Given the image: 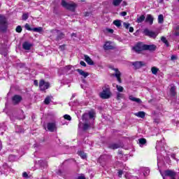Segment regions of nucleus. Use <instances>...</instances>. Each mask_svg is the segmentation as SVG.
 I'll return each mask as SVG.
<instances>
[{
	"label": "nucleus",
	"instance_id": "2f4dec72",
	"mask_svg": "<svg viewBox=\"0 0 179 179\" xmlns=\"http://www.w3.org/2000/svg\"><path fill=\"white\" fill-rule=\"evenodd\" d=\"M163 22H164V17L163 16V15L160 14L158 16V23L162 24V23H163Z\"/></svg>",
	"mask_w": 179,
	"mask_h": 179
},
{
	"label": "nucleus",
	"instance_id": "f3484780",
	"mask_svg": "<svg viewBox=\"0 0 179 179\" xmlns=\"http://www.w3.org/2000/svg\"><path fill=\"white\" fill-rule=\"evenodd\" d=\"M76 72H78L80 76H83L85 78H86L90 75L89 73L85 72V71L80 69H76Z\"/></svg>",
	"mask_w": 179,
	"mask_h": 179
},
{
	"label": "nucleus",
	"instance_id": "09e8293b",
	"mask_svg": "<svg viewBox=\"0 0 179 179\" xmlns=\"http://www.w3.org/2000/svg\"><path fill=\"white\" fill-rule=\"evenodd\" d=\"M80 64H81L82 66H86V63L83 61H80Z\"/></svg>",
	"mask_w": 179,
	"mask_h": 179
},
{
	"label": "nucleus",
	"instance_id": "8fccbe9b",
	"mask_svg": "<svg viewBox=\"0 0 179 179\" xmlns=\"http://www.w3.org/2000/svg\"><path fill=\"white\" fill-rule=\"evenodd\" d=\"M120 15L121 16H127V12L126 11H123V12L120 13Z\"/></svg>",
	"mask_w": 179,
	"mask_h": 179
},
{
	"label": "nucleus",
	"instance_id": "c756f323",
	"mask_svg": "<svg viewBox=\"0 0 179 179\" xmlns=\"http://www.w3.org/2000/svg\"><path fill=\"white\" fill-rule=\"evenodd\" d=\"M32 31H35L36 33H41V31H43V27H39L32 28Z\"/></svg>",
	"mask_w": 179,
	"mask_h": 179
},
{
	"label": "nucleus",
	"instance_id": "3c124183",
	"mask_svg": "<svg viewBox=\"0 0 179 179\" xmlns=\"http://www.w3.org/2000/svg\"><path fill=\"white\" fill-rule=\"evenodd\" d=\"M108 157V155H102L99 157V159H107Z\"/></svg>",
	"mask_w": 179,
	"mask_h": 179
},
{
	"label": "nucleus",
	"instance_id": "dca6fc26",
	"mask_svg": "<svg viewBox=\"0 0 179 179\" xmlns=\"http://www.w3.org/2000/svg\"><path fill=\"white\" fill-rule=\"evenodd\" d=\"M84 57H85V61L87 62V64H88V65H91V66L94 65V62H93V60H92L90 57H89L87 55H85Z\"/></svg>",
	"mask_w": 179,
	"mask_h": 179
},
{
	"label": "nucleus",
	"instance_id": "393cba45",
	"mask_svg": "<svg viewBox=\"0 0 179 179\" xmlns=\"http://www.w3.org/2000/svg\"><path fill=\"white\" fill-rule=\"evenodd\" d=\"M170 94L171 96H172L173 97H174L176 96V94H177V92H176V87H171V90H170Z\"/></svg>",
	"mask_w": 179,
	"mask_h": 179
},
{
	"label": "nucleus",
	"instance_id": "7c9ffc66",
	"mask_svg": "<svg viewBox=\"0 0 179 179\" xmlns=\"http://www.w3.org/2000/svg\"><path fill=\"white\" fill-rule=\"evenodd\" d=\"M121 2H122V0H113V5L114 6H120Z\"/></svg>",
	"mask_w": 179,
	"mask_h": 179
},
{
	"label": "nucleus",
	"instance_id": "338daca9",
	"mask_svg": "<svg viewBox=\"0 0 179 179\" xmlns=\"http://www.w3.org/2000/svg\"><path fill=\"white\" fill-rule=\"evenodd\" d=\"M148 173H150V170L147 169V172H146V173L148 174Z\"/></svg>",
	"mask_w": 179,
	"mask_h": 179
},
{
	"label": "nucleus",
	"instance_id": "cd10ccee",
	"mask_svg": "<svg viewBox=\"0 0 179 179\" xmlns=\"http://www.w3.org/2000/svg\"><path fill=\"white\" fill-rule=\"evenodd\" d=\"M113 24L116 26V27L120 28V26H122L121 24V20H116L113 21Z\"/></svg>",
	"mask_w": 179,
	"mask_h": 179
},
{
	"label": "nucleus",
	"instance_id": "20e7f679",
	"mask_svg": "<svg viewBox=\"0 0 179 179\" xmlns=\"http://www.w3.org/2000/svg\"><path fill=\"white\" fill-rule=\"evenodd\" d=\"M52 36H56L55 40L56 41H60L62 38H65V34L58 29H52L51 31Z\"/></svg>",
	"mask_w": 179,
	"mask_h": 179
},
{
	"label": "nucleus",
	"instance_id": "ea45409f",
	"mask_svg": "<svg viewBox=\"0 0 179 179\" xmlns=\"http://www.w3.org/2000/svg\"><path fill=\"white\" fill-rule=\"evenodd\" d=\"M64 120H67V121H71L72 117L69 115H64Z\"/></svg>",
	"mask_w": 179,
	"mask_h": 179
},
{
	"label": "nucleus",
	"instance_id": "473e14b6",
	"mask_svg": "<svg viewBox=\"0 0 179 179\" xmlns=\"http://www.w3.org/2000/svg\"><path fill=\"white\" fill-rule=\"evenodd\" d=\"M151 72H152V75H157V72H159V69H157L155 66L152 67Z\"/></svg>",
	"mask_w": 179,
	"mask_h": 179
},
{
	"label": "nucleus",
	"instance_id": "e433bc0d",
	"mask_svg": "<svg viewBox=\"0 0 179 179\" xmlns=\"http://www.w3.org/2000/svg\"><path fill=\"white\" fill-rule=\"evenodd\" d=\"M0 53L1 54V55L6 57V55H8V50H6V49H4L3 50H1Z\"/></svg>",
	"mask_w": 179,
	"mask_h": 179
},
{
	"label": "nucleus",
	"instance_id": "412c9836",
	"mask_svg": "<svg viewBox=\"0 0 179 179\" xmlns=\"http://www.w3.org/2000/svg\"><path fill=\"white\" fill-rule=\"evenodd\" d=\"M145 115H146V113L143 111H139L135 113V116L138 117V118H145Z\"/></svg>",
	"mask_w": 179,
	"mask_h": 179
},
{
	"label": "nucleus",
	"instance_id": "7ed1b4c3",
	"mask_svg": "<svg viewBox=\"0 0 179 179\" xmlns=\"http://www.w3.org/2000/svg\"><path fill=\"white\" fill-rule=\"evenodd\" d=\"M8 29V22H6V17L0 14V31L4 33Z\"/></svg>",
	"mask_w": 179,
	"mask_h": 179
},
{
	"label": "nucleus",
	"instance_id": "13d9d810",
	"mask_svg": "<svg viewBox=\"0 0 179 179\" xmlns=\"http://www.w3.org/2000/svg\"><path fill=\"white\" fill-rule=\"evenodd\" d=\"M66 68L69 71V70H71V68H72V66H66Z\"/></svg>",
	"mask_w": 179,
	"mask_h": 179
},
{
	"label": "nucleus",
	"instance_id": "5701e85b",
	"mask_svg": "<svg viewBox=\"0 0 179 179\" xmlns=\"http://www.w3.org/2000/svg\"><path fill=\"white\" fill-rule=\"evenodd\" d=\"M15 132L17 134H23V132H24V130L22 127V126H16L15 127Z\"/></svg>",
	"mask_w": 179,
	"mask_h": 179
},
{
	"label": "nucleus",
	"instance_id": "aec40b11",
	"mask_svg": "<svg viewBox=\"0 0 179 179\" xmlns=\"http://www.w3.org/2000/svg\"><path fill=\"white\" fill-rule=\"evenodd\" d=\"M22 48H23L24 50H30V48H31V43H29V42H24V43L22 44Z\"/></svg>",
	"mask_w": 179,
	"mask_h": 179
},
{
	"label": "nucleus",
	"instance_id": "774afa93",
	"mask_svg": "<svg viewBox=\"0 0 179 179\" xmlns=\"http://www.w3.org/2000/svg\"><path fill=\"white\" fill-rule=\"evenodd\" d=\"M75 94H73V95H72V98H73V97H75Z\"/></svg>",
	"mask_w": 179,
	"mask_h": 179
},
{
	"label": "nucleus",
	"instance_id": "49530a36",
	"mask_svg": "<svg viewBox=\"0 0 179 179\" xmlns=\"http://www.w3.org/2000/svg\"><path fill=\"white\" fill-rule=\"evenodd\" d=\"M3 168L6 170V169H9V165H8L6 163H4L3 164Z\"/></svg>",
	"mask_w": 179,
	"mask_h": 179
},
{
	"label": "nucleus",
	"instance_id": "f03ea898",
	"mask_svg": "<svg viewBox=\"0 0 179 179\" xmlns=\"http://www.w3.org/2000/svg\"><path fill=\"white\" fill-rule=\"evenodd\" d=\"M113 96V93L111 92V89L110 88V85L106 84L102 87V92L99 93V96L103 100H106L110 99Z\"/></svg>",
	"mask_w": 179,
	"mask_h": 179
},
{
	"label": "nucleus",
	"instance_id": "9d476101",
	"mask_svg": "<svg viewBox=\"0 0 179 179\" xmlns=\"http://www.w3.org/2000/svg\"><path fill=\"white\" fill-rule=\"evenodd\" d=\"M131 64L134 66L135 69H141L142 66H146V63H145V62H133Z\"/></svg>",
	"mask_w": 179,
	"mask_h": 179
},
{
	"label": "nucleus",
	"instance_id": "864d4df0",
	"mask_svg": "<svg viewBox=\"0 0 179 179\" xmlns=\"http://www.w3.org/2000/svg\"><path fill=\"white\" fill-rule=\"evenodd\" d=\"M171 157H172V159H174V160H177V158H176V154H172L171 155Z\"/></svg>",
	"mask_w": 179,
	"mask_h": 179
},
{
	"label": "nucleus",
	"instance_id": "37998d69",
	"mask_svg": "<svg viewBox=\"0 0 179 179\" xmlns=\"http://www.w3.org/2000/svg\"><path fill=\"white\" fill-rule=\"evenodd\" d=\"M123 25H124V27H125V29H129V26H130L129 23L124 22Z\"/></svg>",
	"mask_w": 179,
	"mask_h": 179
},
{
	"label": "nucleus",
	"instance_id": "a211bd4d",
	"mask_svg": "<svg viewBox=\"0 0 179 179\" xmlns=\"http://www.w3.org/2000/svg\"><path fill=\"white\" fill-rule=\"evenodd\" d=\"M104 50H114V46L110 42H106L103 45Z\"/></svg>",
	"mask_w": 179,
	"mask_h": 179
},
{
	"label": "nucleus",
	"instance_id": "680f3d73",
	"mask_svg": "<svg viewBox=\"0 0 179 179\" xmlns=\"http://www.w3.org/2000/svg\"><path fill=\"white\" fill-rule=\"evenodd\" d=\"M80 125H82V122H80L78 124V128H80Z\"/></svg>",
	"mask_w": 179,
	"mask_h": 179
},
{
	"label": "nucleus",
	"instance_id": "0e129e2a",
	"mask_svg": "<svg viewBox=\"0 0 179 179\" xmlns=\"http://www.w3.org/2000/svg\"><path fill=\"white\" fill-rule=\"evenodd\" d=\"M83 83H86V80L83 79Z\"/></svg>",
	"mask_w": 179,
	"mask_h": 179
},
{
	"label": "nucleus",
	"instance_id": "4468645a",
	"mask_svg": "<svg viewBox=\"0 0 179 179\" xmlns=\"http://www.w3.org/2000/svg\"><path fill=\"white\" fill-rule=\"evenodd\" d=\"M154 20L155 19L153 18V16H152V15H150V14H148V15H147L145 22V23H149V24L152 25V24H153Z\"/></svg>",
	"mask_w": 179,
	"mask_h": 179
},
{
	"label": "nucleus",
	"instance_id": "1a4fd4ad",
	"mask_svg": "<svg viewBox=\"0 0 179 179\" xmlns=\"http://www.w3.org/2000/svg\"><path fill=\"white\" fill-rule=\"evenodd\" d=\"M22 100H23V98L20 95L15 94L12 97L13 104L14 106L19 104Z\"/></svg>",
	"mask_w": 179,
	"mask_h": 179
},
{
	"label": "nucleus",
	"instance_id": "c85d7f7f",
	"mask_svg": "<svg viewBox=\"0 0 179 179\" xmlns=\"http://www.w3.org/2000/svg\"><path fill=\"white\" fill-rule=\"evenodd\" d=\"M161 41H162V43H164V44H165V45H166V47H169L170 45L169 44V41H167L166 37L162 36Z\"/></svg>",
	"mask_w": 179,
	"mask_h": 179
},
{
	"label": "nucleus",
	"instance_id": "79ce46f5",
	"mask_svg": "<svg viewBox=\"0 0 179 179\" xmlns=\"http://www.w3.org/2000/svg\"><path fill=\"white\" fill-rule=\"evenodd\" d=\"M84 16H85V17H89V16H92V13H90V12H85V13H84Z\"/></svg>",
	"mask_w": 179,
	"mask_h": 179
},
{
	"label": "nucleus",
	"instance_id": "ddd939ff",
	"mask_svg": "<svg viewBox=\"0 0 179 179\" xmlns=\"http://www.w3.org/2000/svg\"><path fill=\"white\" fill-rule=\"evenodd\" d=\"M112 69L115 72V74H113V76H115V78H117V82L122 83V81L121 80V72H120L118 69L112 68Z\"/></svg>",
	"mask_w": 179,
	"mask_h": 179
},
{
	"label": "nucleus",
	"instance_id": "4c0bfd02",
	"mask_svg": "<svg viewBox=\"0 0 179 179\" xmlns=\"http://www.w3.org/2000/svg\"><path fill=\"white\" fill-rule=\"evenodd\" d=\"M24 28L27 29V30H29V31H33V28L30 27V25H29V24H26L24 25Z\"/></svg>",
	"mask_w": 179,
	"mask_h": 179
},
{
	"label": "nucleus",
	"instance_id": "423d86ee",
	"mask_svg": "<svg viewBox=\"0 0 179 179\" xmlns=\"http://www.w3.org/2000/svg\"><path fill=\"white\" fill-rule=\"evenodd\" d=\"M132 50H134L135 52L141 54L142 51H145V43L138 42L132 48Z\"/></svg>",
	"mask_w": 179,
	"mask_h": 179
},
{
	"label": "nucleus",
	"instance_id": "6e6d98bb",
	"mask_svg": "<svg viewBox=\"0 0 179 179\" xmlns=\"http://www.w3.org/2000/svg\"><path fill=\"white\" fill-rule=\"evenodd\" d=\"M118 176H119V177H121V176H122V171H118Z\"/></svg>",
	"mask_w": 179,
	"mask_h": 179
},
{
	"label": "nucleus",
	"instance_id": "a19ab883",
	"mask_svg": "<svg viewBox=\"0 0 179 179\" xmlns=\"http://www.w3.org/2000/svg\"><path fill=\"white\" fill-rule=\"evenodd\" d=\"M27 19H29V15L23 14L22 15V20H27Z\"/></svg>",
	"mask_w": 179,
	"mask_h": 179
},
{
	"label": "nucleus",
	"instance_id": "e2e57ef3",
	"mask_svg": "<svg viewBox=\"0 0 179 179\" xmlns=\"http://www.w3.org/2000/svg\"><path fill=\"white\" fill-rule=\"evenodd\" d=\"M163 2H164V0H159V3H163Z\"/></svg>",
	"mask_w": 179,
	"mask_h": 179
},
{
	"label": "nucleus",
	"instance_id": "bf43d9fd",
	"mask_svg": "<svg viewBox=\"0 0 179 179\" xmlns=\"http://www.w3.org/2000/svg\"><path fill=\"white\" fill-rule=\"evenodd\" d=\"M76 37V34H75V33H73V34H71V37Z\"/></svg>",
	"mask_w": 179,
	"mask_h": 179
},
{
	"label": "nucleus",
	"instance_id": "72a5a7b5",
	"mask_svg": "<svg viewBox=\"0 0 179 179\" xmlns=\"http://www.w3.org/2000/svg\"><path fill=\"white\" fill-rule=\"evenodd\" d=\"M78 156L81 157V158L84 159L87 157L86 154L83 151H78Z\"/></svg>",
	"mask_w": 179,
	"mask_h": 179
},
{
	"label": "nucleus",
	"instance_id": "6e6552de",
	"mask_svg": "<svg viewBox=\"0 0 179 179\" xmlns=\"http://www.w3.org/2000/svg\"><path fill=\"white\" fill-rule=\"evenodd\" d=\"M50 87V83H45L44 80H42L39 82V89L44 92V90H47Z\"/></svg>",
	"mask_w": 179,
	"mask_h": 179
},
{
	"label": "nucleus",
	"instance_id": "a18cd8bd",
	"mask_svg": "<svg viewBox=\"0 0 179 179\" xmlns=\"http://www.w3.org/2000/svg\"><path fill=\"white\" fill-rule=\"evenodd\" d=\"M22 177H23L24 178H29V175H28L26 172H24V173H22Z\"/></svg>",
	"mask_w": 179,
	"mask_h": 179
},
{
	"label": "nucleus",
	"instance_id": "2eb2a0df",
	"mask_svg": "<svg viewBox=\"0 0 179 179\" xmlns=\"http://www.w3.org/2000/svg\"><path fill=\"white\" fill-rule=\"evenodd\" d=\"M108 148L109 149H112L113 150H115V149H120L121 145L118 143H110L108 144Z\"/></svg>",
	"mask_w": 179,
	"mask_h": 179
},
{
	"label": "nucleus",
	"instance_id": "69168bd1",
	"mask_svg": "<svg viewBox=\"0 0 179 179\" xmlns=\"http://www.w3.org/2000/svg\"><path fill=\"white\" fill-rule=\"evenodd\" d=\"M154 122L159 123V120H155Z\"/></svg>",
	"mask_w": 179,
	"mask_h": 179
},
{
	"label": "nucleus",
	"instance_id": "6ab92c4d",
	"mask_svg": "<svg viewBox=\"0 0 179 179\" xmlns=\"http://www.w3.org/2000/svg\"><path fill=\"white\" fill-rule=\"evenodd\" d=\"M129 100H131V101H135L136 103H142V101L139 98H136L135 96L131 95L129 96Z\"/></svg>",
	"mask_w": 179,
	"mask_h": 179
},
{
	"label": "nucleus",
	"instance_id": "4d7b16f0",
	"mask_svg": "<svg viewBox=\"0 0 179 179\" xmlns=\"http://www.w3.org/2000/svg\"><path fill=\"white\" fill-rule=\"evenodd\" d=\"M127 1H123L122 2V6H127Z\"/></svg>",
	"mask_w": 179,
	"mask_h": 179
},
{
	"label": "nucleus",
	"instance_id": "4be33fe9",
	"mask_svg": "<svg viewBox=\"0 0 179 179\" xmlns=\"http://www.w3.org/2000/svg\"><path fill=\"white\" fill-rule=\"evenodd\" d=\"M146 19V17L145 15H141L140 17H137L136 22L137 23H142L143 22H145Z\"/></svg>",
	"mask_w": 179,
	"mask_h": 179
},
{
	"label": "nucleus",
	"instance_id": "58836bf2",
	"mask_svg": "<svg viewBox=\"0 0 179 179\" xmlns=\"http://www.w3.org/2000/svg\"><path fill=\"white\" fill-rule=\"evenodd\" d=\"M22 26L20 25H18L15 29V31L17 33H22Z\"/></svg>",
	"mask_w": 179,
	"mask_h": 179
},
{
	"label": "nucleus",
	"instance_id": "c9c22d12",
	"mask_svg": "<svg viewBox=\"0 0 179 179\" xmlns=\"http://www.w3.org/2000/svg\"><path fill=\"white\" fill-rule=\"evenodd\" d=\"M116 88H117V92H120V93H122V92H124V87H123L122 86H121V85H116Z\"/></svg>",
	"mask_w": 179,
	"mask_h": 179
},
{
	"label": "nucleus",
	"instance_id": "5fc2aeb1",
	"mask_svg": "<svg viewBox=\"0 0 179 179\" xmlns=\"http://www.w3.org/2000/svg\"><path fill=\"white\" fill-rule=\"evenodd\" d=\"M129 32L134 33V27H129Z\"/></svg>",
	"mask_w": 179,
	"mask_h": 179
},
{
	"label": "nucleus",
	"instance_id": "c03bdc74",
	"mask_svg": "<svg viewBox=\"0 0 179 179\" xmlns=\"http://www.w3.org/2000/svg\"><path fill=\"white\" fill-rule=\"evenodd\" d=\"M171 61H176V59H177V56L172 55L171 57Z\"/></svg>",
	"mask_w": 179,
	"mask_h": 179
},
{
	"label": "nucleus",
	"instance_id": "052dcab7",
	"mask_svg": "<svg viewBox=\"0 0 179 179\" xmlns=\"http://www.w3.org/2000/svg\"><path fill=\"white\" fill-rule=\"evenodd\" d=\"M176 127L179 128V122H176Z\"/></svg>",
	"mask_w": 179,
	"mask_h": 179
},
{
	"label": "nucleus",
	"instance_id": "f8f14e48",
	"mask_svg": "<svg viewBox=\"0 0 179 179\" xmlns=\"http://www.w3.org/2000/svg\"><path fill=\"white\" fill-rule=\"evenodd\" d=\"M156 48H157V46L156 45H146L144 44V51H156Z\"/></svg>",
	"mask_w": 179,
	"mask_h": 179
},
{
	"label": "nucleus",
	"instance_id": "0eeeda50",
	"mask_svg": "<svg viewBox=\"0 0 179 179\" xmlns=\"http://www.w3.org/2000/svg\"><path fill=\"white\" fill-rule=\"evenodd\" d=\"M143 34L150 37V38H156L159 32H155L153 31H150L148 29H145L143 31Z\"/></svg>",
	"mask_w": 179,
	"mask_h": 179
},
{
	"label": "nucleus",
	"instance_id": "f257e3e1",
	"mask_svg": "<svg viewBox=\"0 0 179 179\" xmlns=\"http://www.w3.org/2000/svg\"><path fill=\"white\" fill-rule=\"evenodd\" d=\"M94 115L96 113L94 111L91 110L88 113H84L82 116L83 122V131H87L90 128H93Z\"/></svg>",
	"mask_w": 179,
	"mask_h": 179
},
{
	"label": "nucleus",
	"instance_id": "b1692460",
	"mask_svg": "<svg viewBox=\"0 0 179 179\" xmlns=\"http://www.w3.org/2000/svg\"><path fill=\"white\" fill-rule=\"evenodd\" d=\"M51 100H52V96H48L45 97V99L44 100V103L46 104L47 106H48V104H50V103H51Z\"/></svg>",
	"mask_w": 179,
	"mask_h": 179
},
{
	"label": "nucleus",
	"instance_id": "f704fd0d",
	"mask_svg": "<svg viewBox=\"0 0 179 179\" xmlns=\"http://www.w3.org/2000/svg\"><path fill=\"white\" fill-rule=\"evenodd\" d=\"M16 160V157L13 155H10L8 157V162H15Z\"/></svg>",
	"mask_w": 179,
	"mask_h": 179
},
{
	"label": "nucleus",
	"instance_id": "bb28decb",
	"mask_svg": "<svg viewBox=\"0 0 179 179\" xmlns=\"http://www.w3.org/2000/svg\"><path fill=\"white\" fill-rule=\"evenodd\" d=\"M124 94L120 92H117L116 93V99L117 100H121V99H124Z\"/></svg>",
	"mask_w": 179,
	"mask_h": 179
},
{
	"label": "nucleus",
	"instance_id": "9b49d317",
	"mask_svg": "<svg viewBox=\"0 0 179 179\" xmlns=\"http://www.w3.org/2000/svg\"><path fill=\"white\" fill-rule=\"evenodd\" d=\"M47 128L48 131H50V132H54V131H57V124L55 122H48Z\"/></svg>",
	"mask_w": 179,
	"mask_h": 179
},
{
	"label": "nucleus",
	"instance_id": "de8ad7c7",
	"mask_svg": "<svg viewBox=\"0 0 179 179\" xmlns=\"http://www.w3.org/2000/svg\"><path fill=\"white\" fill-rule=\"evenodd\" d=\"M59 48L61 50V51L65 50V45H60Z\"/></svg>",
	"mask_w": 179,
	"mask_h": 179
},
{
	"label": "nucleus",
	"instance_id": "a878e982",
	"mask_svg": "<svg viewBox=\"0 0 179 179\" xmlns=\"http://www.w3.org/2000/svg\"><path fill=\"white\" fill-rule=\"evenodd\" d=\"M146 143V140L145 138H139L138 139V144L142 148V146L145 145Z\"/></svg>",
	"mask_w": 179,
	"mask_h": 179
},
{
	"label": "nucleus",
	"instance_id": "603ef678",
	"mask_svg": "<svg viewBox=\"0 0 179 179\" xmlns=\"http://www.w3.org/2000/svg\"><path fill=\"white\" fill-rule=\"evenodd\" d=\"M108 33H110L111 34H113V33H114V29H108Z\"/></svg>",
	"mask_w": 179,
	"mask_h": 179
},
{
	"label": "nucleus",
	"instance_id": "39448f33",
	"mask_svg": "<svg viewBox=\"0 0 179 179\" xmlns=\"http://www.w3.org/2000/svg\"><path fill=\"white\" fill-rule=\"evenodd\" d=\"M62 6L68 10H71V12H75V10L76 9V3H69L66 2L65 0L62 1Z\"/></svg>",
	"mask_w": 179,
	"mask_h": 179
}]
</instances>
